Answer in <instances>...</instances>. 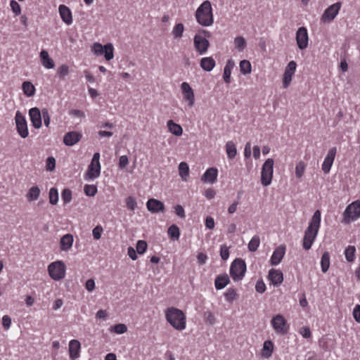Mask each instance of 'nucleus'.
<instances>
[{
	"instance_id": "nucleus-37",
	"label": "nucleus",
	"mask_w": 360,
	"mask_h": 360,
	"mask_svg": "<svg viewBox=\"0 0 360 360\" xmlns=\"http://www.w3.org/2000/svg\"><path fill=\"white\" fill-rule=\"evenodd\" d=\"M179 172L183 181H187L189 175V167L186 162H181L179 165Z\"/></svg>"
},
{
	"instance_id": "nucleus-63",
	"label": "nucleus",
	"mask_w": 360,
	"mask_h": 360,
	"mask_svg": "<svg viewBox=\"0 0 360 360\" xmlns=\"http://www.w3.org/2000/svg\"><path fill=\"white\" fill-rule=\"evenodd\" d=\"M300 333L304 338H309L311 335L310 328L308 326L302 327L300 330Z\"/></svg>"
},
{
	"instance_id": "nucleus-41",
	"label": "nucleus",
	"mask_w": 360,
	"mask_h": 360,
	"mask_svg": "<svg viewBox=\"0 0 360 360\" xmlns=\"http://www.w3.org/2000/svg\"><path fill=\"white\" fill-rule=\"evenodd\" d=\"M240 71L243 75L250 74L252 71V65L249 60H243L239 64Z\"/></svg>"
},
{
	"instance_id": "nucleus-42",
	"label": "nucleus",
	"mask_w": 360,
	"mask_h": 360,
	"mask_svg": "<svg viewBox=\"0 0 360 360\" xmlns=\"http://www.w3.org/2000/svg\"><path fill=\"white\" fill-rule=\"evenodd\" d=\"M184 26L181 22L176 24L172 31V34L175 39H179L183 36Z\"/></svg>"
},
{
	"instance_id": "nucleus-4",
	"label": "nucleus",
	"mask_w": 360,
	"mask_h": 360,
	"mask_svg": "<svg viewBox=\"0 0 360 360\" xmlns=\"http://www.w3.org/2000/svg\"><path fill=\"white\" fill-rule=\"evenodd\" d=\"M210 35L209 31L201 30L194 36V48L200 55H204L207 53L210 47V41L207 38H209Z\"/></svg>"
},
{
	"instance_id": "nucleus-8",
	"label": "nucleus",
	"mask_w": 360,
	"mask_h": 360,
	"mask_svg": "<svg viewBox=\"0 0 360 360\" xmlns=\"http://www.w3.org/2000/svg\"><path fill=\"white\" fill-rule=\"evenodd\" d=\"M246 271V264L242 259L237 258L231 263L230 275L233 281H238L243 278Z\"/></svg>"
},
{
	"instance_id": "nucleus-5",
	"label": "nucleus",
	"mask_w": 360,
	"mask_h": 360,
	"mask_svg": "<svg viewBox=\"0 0 360 360\" xmlns=\"http://www.w3.org/2000/svg\"><path fill=\"white\" fill-rule=\"evenodd\" d=\"M360 218V200H356L348 205L342 214V223L349 224Z\"/></svg>"
},
{
	"instance_id": "nucleus-17",
	"label": "nucleus",
	"mask_w": 360,
	"mask_h": 360,
	"mask_svg": "<svg viewBox=\"0 0 360 360\" xmlns=\"http://www.w3.org/2000/svg\"><path fill=\"white\" fill-rule=\"evenodd\" d=\"M337 153V148L336 147H333L329 149L328 151V153L323 160V162L322 164V170L325 174L329 173L331 167L333 164L335 155Z\"/></svg>"
},
{
	"instance_id": "nucleus-16",
	"label": "nucleus",
	"mask_w": 360,
	"mask_h": 360,
	"mask_svg": "<svg viewBox=\"0 0 360 360\" xmlns=\"http://www.w3.org/2000/svg\"><path fill=\"white\" fill-rule=\"evenodd\" d=\"M297 68V63L294 60L289 62L286 66L283 78V84L284 88H287L292 81V76L294 75Z\"/></svg>"
},
{
	"instance_id": "nucleus-56",
	"label": "nucleus",
	"mask_w": 360,
	"mask_h": 360,
	"mask_svg": "<svg viewBox=\"0 0 360 360\" xmlns=\"http://www.w3.org/2000/svg\"><path fill=\"white\" fill-rule=\"evenodd\" d=\"M147 249V243L144 240H139L136 243V251L139 254H143Z\"/></svg>"
},
{
	"instance_id": "nucleus-9",
	"label": "nucleus",
	"mask_w": 360,
	"mask_h": 360,
	"mask_svg": "<svg viewBox=\"0 0 360 360\" xmlns=\"http://www.w3.org/2000/svg\"><path fill=\"white\" fill-rule=\"evenodd\" d=\"M274 161L272 158L266 160L262 167L261 184L268 186L271 184L274 173Z\"/></svg>"
},
{
	"instance_id": "nucleus-51",
	"label": "nucleus",
	"mask_w": 360,
	"mask_h": 360,
	"mask_svg": "<svg viewBox=\"0 0 360 360\" xmlns=\"http://www.w3.org/2000/svg\"><path fill=\"white\" fill-rule=\"evenodd\" d=\"M84 191L87 196H94L97 193V187L95 185H85Z\"/></svg>"
},
{
	"instance_id": "nucleus-45",
	"label": "nucleus",
	"mask_w": 360,
	"mask_h": 360,
	"mask_svg": "<svg viewBox=\"0 0 360 360\" xmlns=\"http://www.w3.org/2000/svg\"><path fill=\"white\" fill-rule=\"evenodd\" d=\"M167 233L169 236L172 239L178 240L179 238L180 231L179 227L175 224H172L169 227Z\"/></svg>"
},
{
	"instance_id": "nucleus-38",
	"label": "nucleus",
	"mask_w": 360,
	"mask_h": 360,
	"mask_svg": "<svg viewBox=\"0 0 360 360\" xmlns=\"http://www.w3.org/2000/svg\"><path fill=\"white\" fill-rule=\"evenodd\" d=\"M321 271L326 273L330 267V254L328 252H325L321 259Z\"/></svg>"
},
{
	"instance_id": "nucleus-18",
	"label": "nucleus",
	"mask_w": 360,
	"mask_h": 360,
	"mask_svg": "<svg viewBox=\"0 0 360 360\" xmlns=\"http://www.w3.org/2000/svg\"><path fill=\"white\" fill-rule=\"evenodd\" d=\"M82 138V134L77 131H71L65 134L63 143L67 146L77 144Z\"/></svg>"
},
{
	"instance_id": "nucleus-43",
	"label": "nucleus",
	"mask_w": 360,
	"mask_h": 360,
	"mask_svg": "<svg viewBox=\"0 0 360 360\" xmlns=\"http://www.w3.org/2000/svg\"><path fill=\"white\" fill-rule=\"evenodd\" d=\"M260 244V238L257 235L254 236L248 243V249L250 252H255Z\"/></svg>"
},
{
	"instance_id": "nucleus-61",
	"label": "nucleus",
	"mask_w": 360,
	"mask_h": 360,
	"mask_svg": "<svg viewBox=\"0 0 360 360\" xmlns=\"http://www.w3.org/2000/svg\"><path fill=\"white\" fill-rule=\"evenodd\" d=\"M255 290L257 292L263 293L266 290V285L263 281H257L255 285Z\"/></svg>"
},
{
	"instance_id": "nucleus-25",
	"label": "nucleus",
	"mask_w": 360,
	"mask_h": 360,
	"mask_svg": "<svg viewBox=\"0 0 360 360\" xmlns=\"http://www.w3.org/2000/svg\"><path fill=\"white\" fill-rule=\"evenodd\" d=\"M268 278L275 285H280L283 281V275L281 271L271 269L269 271Z\"/></svg>"
},
{
	"instance_id": "nucleus-1",
	"label": "nucleus",
	"mask_w": 360,
	"mask_h": 360,
	"mask_svg": "<svg viewBox=\"0 0 360 360\" xmlns=\"http://www.w3.org/2000/svg\"><path fill=\"white\" fill-rule=\"evenodd\" d=\"M321 214L320 210H317L314 213L309 221V226L304 231L302 246L305 250L311 249L316 240L321 226Z\"/></svg>"
},
{
	"instance_id": "nucleus-49",
	"label": "nucleus",
	"mask_w": 360,
	"mask_h": 360,
	"mask_svg": "<svg viewBox=\"0 0 360 360\" xmlns=\"http://www.w3.org/2000/svg\"><path fill=\"white\" fill-rule=\"evenodd\" d=\"M225 299L229 302H232L237 298V293L233 288H228L224 293Z\"/></svg>"
},
{
	"instance_id": "nucleus-23",
	"label": "nucleus",
	"mask_w": 360,
	"mask_h": 360,
	"mask_svg": "<svg viewBox=\"0 0 360 360\" xmlns=\"http://www.w3.org/2000/svg\"><path fill=\"white\" fill-rule=\"evenodd\" d=\"M58 11L62 20L70 25L72 23V14L70 9L65 5H60L58 7Z\"/></svg>"
},
{
	"instance_id": "nucleus-31",
	"label": "nucleus",
	"mask_w": 360,
	"mask_h": 360,
	"mask_svg": "<svg viewBox=\"0 0 360 360\" xmlns=\"http://www.w3.org/2000/svg\"><path fill=\"white\" fill-rule=\"evenodd\" d=\"M216 63L212 57H205L200 60V67L207 72L211 71L215 67Z\"/></svg>"
},
{
	"instance_id": "nucleus-30",
	"label": "nucleus",
	"mask_w": 360,
	"mask_h": 360,
	"mask_svg": "<svg viewBox=\"0 0 360 360\" xmlns=\"http://www.w3.org/2000/svg\"><path fill=\"white\" fill-rule=\"evenodd\" d=\"M40 58L42 65L46 68L51 69L54 67V62L46 50H42L40 52Z\"/></svg>"
},
{
	"instance_id": "nucleus-2",
	"label": "nucleus",
	"mask_w": 360,
	"mask_h": 360,
	"mask_svg": "<svg viewBox=\"0 0 360 360\" xmlns=\"http://www.w3.org/2000/svg\"><path fill=\"white\" fill-rule=\"evenodd\" d=\"M166 321L176 330L182 331L186 328V315L181 309L170 307L165 311Z\"/></svg>"
},
{
	"instance_id": "nucleus-55",
	"label": "nucleus",
	"mask_w": 360,
	"mask_h": 360,
	"mask_svg": "<svg viewBox=\"0 0 360 360\" xmlns=\"http://www.w3.org/2000/svg\"><path fill=\"white\" fill-rule=\"evenodd\" d=\"M126 205L129 210L134 211L136 207V202L132 196H129L126 199Z\"/></svg>"
},
{
	"instance_id": "nucleus-26",
	"label": "nucleus",
	"mask_w": 360,
	"mask_h": 360,
	"mask_svg": "<svg viewBox=\"0 0 360 360\" xmlns=\"http://www.w3.org/2000/svg\"><path fill=\"white\" fill-rule=\"evenodd\" d=\"M73 236L70 233H67L64 235L61 238L60 241V247L61 250L63 251H68L69 250L73 244Z\"/></svg>"
},
{
	"instance_id": "nucleus-40",
	"label": "nucleus",
	"mask_w": 360,
	"mask_h": 360,
	"mask_svg": "<svg viewBox=\"0 0 360 360\" xmlns=\"http://www.w3.org/2000/svg\"><path fill=\"white\" fill-rule=\"evenodd\" d=\"M70 72V68L68 65L63 64L57 68L56 74L60 79H65Z\"/></svg>"
},
{
	"instance_id": "nucleus-7",
	"label": "nucleus",
	"mask_w": 360,
	"mask_h": 360,
	"mask_svg": "<svg viewBox=\"0 0 360 360\" xmlns=\"http://www.w3.org/2000/svg\"><path fill=\"white\" fill-rule=\"evenodd\" d=\"M47 271L49 276L54 281L63 279L66 274V265L64 262L58 260L49 264Z\"/></svg>"
},
{
	"instance_id": "nucleus-36",
	"label": "nucleus",
	"mask_w": 360,
	"mask_h": 360,
	"mask_svg": "<svg viewBox=\"0 0 360 360\" xmlns=\"http://www.w3.org/2000/svg\"><path fill=\"white\" fill-rule=\"evenodd\" d=\"M345 255L347 262H353L356 258V248L354 245H349L345 250Z\"/></svg>"
},
{
	"instance_id": "nucleus-6",
	"label": "nucleus",
	"mask_w": 360,
	"mask_h": 360,
	"mask_svg": "<svg viewBox=\"0 0 360 360\" xmlns=\"http://www.w3.org/2000/svg\"><path fill=\"white\" fill-rule=\"evenodd\" d=\"M101 169L100 153H95L93 155L91 163L88 166L87 170L84 174V179L89 181L97 179L101 174Z\"/></svg>"
},
{
	"instance_id": "nucleus-3",
	"label": "nucleus",
	"mask_w": 360,
	"mask_h": 360,
	"mask_svg": "<svg viewBox=\"0 0 360 360\" xmlns=\"http://www.w3.org/2000/svg\"><path fill=\"white\" fill-rule=\"evenodd\" d=\"M195 17L198 23L203 27H209L214 23V15L210 1H205L200 5Z\"/></svg>"
},
{
	"instance_id": "nucleus-22",
	"label": "nucleus",
	"mask_w": 360,
	"mask_h": 360,
	"mask_svg": "<svg viewBox=\"0 0 360 360\" xmlns=\"http://www.w3.org/2000/svg\"><path fill=\"white\" fill-rule=\"evenodd\" d=\"M285 254V245H280V246L277 247L274 250V251L271 257L270 262H271V265H274V266L278 265L283 259Z\"/></svg>"
},
{
	"instance_id": "nucleus-59",
	"label": "nucleus",
	"mask_w": 360,
	"mask_h": 360,
	"mask_svg": "<svg viewBox=\"0 0 360 360\" xmlns=\"http://www.w3.org/2000/svg\"><path fill=\"white\" fill-rule=\"evenodd\" d=\"M174 208V212L178 217H179L182 219L186 217L185 210L181 205H177Z\"/></svg>"
},
{
	"instance_id": "nucleus-47",
	"label": "nucleus",
	"mask_w": 360,
	"mask_h": 360,
	"mask_svg": "<svg viewBox=\"0 0 360 360\" xmlns=\"http://www.w3.org/2000/svg\"><path fill=\"white\" fill-rule=\"evenodd\" d=\"M49 202L51 205H56L58 201V193L56 188H51L49 191Z\"/></svg>"
},
{
	"instance_id": "nucleus-50",
	"label": "nucleus",
	"mask_w": 360,
	"mask_h": 360,
	"mask_svg": "<svg viewBox=\"0 0 360 360\" xmlns=\"http://www.w3.org/2000/svg\"><path fill=\"white\" fill-rule=\"evenodd\" d=\"M203 318L205 323L209 325H214L216 322L215 316L214 314L210 311H205Z\"/></svg>"
},
{
	"instance_id": "nucleus-39",
	"label": "nucleus",
	"mask_w": 360,
	"mask_h": 360,
	"mask_svg": "<svg viewBox=\"0 0 360 360\" xmlns=\"http://www.w3.org/2000/svg\"><path fill=\"white\" fill-rule=\"evenodd\" d=\"M306 167V163L302 160H300L297 163L295 171L296 178L301 179L304 176Z\"/></svg>"
},
{
	"instance_id": "nucleus-19",
	"label": "nucleus",
	"mask_w": 360,
	"mask_h": 360,
	"mask_svg": "<svg viewBox=\"0 0 360 360\" xmlns=\"http://www.w3.org/2000/svg\"><path fill=\"white\" fill-rule=\"evenodd\" d=\"M30 120L32 125L35 129H40L42 126L41 112L37 108H32L29 110Z\"/></svg>"
},
{
	"instance_id": "nucleus-35",
	"label": "nucleus",
	"mask_w": 360,
	"mask_h": 360,
	"mask_svg": "<svg viewBox=\"0 0 360 360\" xmlns=\"http://www.w3.org/2000/svg\"><path fill=\"white\" fill-rule=\"evenodd\" d=\"M22 89L23 91V93L27 96H29V97L32 96L35 93L34 86L30 82H28V81H25L22 83Z\"/></svg>"
},
{
	"instance_id": "nucleus-58",
	"label": "nucleus",
	"mask_w": 360,
	"mask_h": 360,
	"mask_svg": "<svg viewBox=\"0 0 360 360\" xmlns=\"http://www.w3.org/2000/svg\"><path fill=\"white\" fill-rule=\"evenodd\" d=\"M103 227L100 225L96 226L92 231L94 238L96 240H98L101 237V234L103 233Z\"/></svg>"
},
{
	"instance_id": "nucleus-28",
	"label": "nucleus",
	"mask_w": 360,
	"mask_h": 360,
	"mask_svg": "<svg viewBox=\"0 0 360 360\" xmlns=\"http://www.w3.org/2000/svg\"><path fill=\"white\" fill-rule=\"evenodd\" d=\"M230 282L229 276L226 274H219L214 281V285L217 290L224 288Z\"/></svg>"
},
{
	"instance_id": "nucleus-11",
	"label": "nucleus",
	"mask_w": 360,
	"mask_h": 360,
	"mask_svg": "<svg viewBox=\"0 0 360 360\" xmlns=\"http://www.w3.org/2000/svg\"><path fill=\"white\" fill-rule=\"evenodd\" d=\"M271 325L275 332L281 335L287 334L290 328L287 320L281 314L274 316L271 321Z\"/></svg>"
},
{
	"instance_id": "nucleus-48",
	"label": "nucleus",
	"mask_w": 360,
	"mask_h": 360,
	"mask_svg": "<svg viewBox=\"0 0 360 360\" xmlns=\"http://www.w3.org/2000/svg\"><path fill=\"white\" fill-rule=\"evenodd\" d=\"M61 197L64 204L70 202L72 198V191L69 188L63 189L61 193Z\"/></svg>"
},
{
	"instance_id": "nucleus-62",
	"label": "nucleus",
	"mask_w": 360,
	"mask_h": 360,
	"mask_svg": "<svg viewBox=\"0 0 360 360\" xmlns=\"http://www.w3.org/2000/svg\"><path fill=\"white\" fill-rule=\"evenodd\" d=\"M2 325L5 330L10 328L11 325V319L8 315H4L2 318Z\"/></svg>"
},
{
	"instance_id": "nucleus-44",
	"label": "nucleus",
	"mask_w": 360,
	"mask_h": 360,
	"mask_svg": "<svg viewBox=\"0 0 360 360\" xmlns=\"http://www.w3.org/2000/svg\"><path fill=\"white\" fill-rule=\"evenodd\" d=\"M246 44V41L243 37H237L234 39L235 48L240 52L245 49Z\"/></svg>"
},
{
	"instance_id": "nucleus-12",
	"label": "nucleus",
	"mask_w": 360,
	"mask_h": 360,
	"mask_svg": "<svg viewBox=\"0 0 360 360\" xmlns=\"http://www.w3.org/2000/svg\"><path fill=\"white\" fill-rule=\"evenodd\" d=\"M15 123L19 136L22 139L28 137L29 130L26 118L19 110L15 113Z\"/></svg>"
},
{
	"instance_id": "nucleus-52",
	"label": "nucleus",
	"mask_w": 360,
	"mask_h": 360,
	"mask_svg": "<svg viewBox=\"0 0 360 360\" xmlns=\"http://www.w3.org/2000/svg\"><path fill=\"white\" fill-rule=\"evenodd\" d=\"M42 118H43V120H44V125L46 127H49L51 118H50V115H49L48 109H46V108L42 109V110H41V119Z\"/></svg>"
},
{
	"instance_id": "nucleus-20",
	"label": "nucleus",
	"mask_w": 360,
	"mask_h": 360,
	"mask_svg": "<svg viewBox=\"0 0 360 360\" xmlns=\"http://www.w3.org/2000/svg\"><path fill=\"white\" fill-rule=\"evenodd\" d=\"M146 207L152 213L164 212L165 210L164 203L155 198H150L147 201Z\"/></svg>"
},
{
	"instance_id": "nucleus-33",
	"label": "nucleus",
	"mask_w": 360,
	"mask_h": 360,
	"mask_svg": "<svg viewBox=\"0 0 360 360\" xmlns=\"http://www.w3.org/2000/svg\"><path fill=\"white\" fill-rule=\"evenodd\" d=\"M226 152L229 159H233L237 155V149L235 143L229 141L226 143Z\"/></svg>"
},
{
	"instance_id": "nucleus-57",
	"label": "nucleus",
	"mask_w": 360,
	"mask_h": 360,
	"mask_svg": "<svg viewBox=\"0 0 360 360\" xmlns=\"http://www.w3.org/2000/svg\"><path fill=\"white\" fill-rule=\"evenodd\" d=\"M56 167V160L53 157H49L46 162V169L47 171H53Z\"/></svg>"
},
{
	"instance_id": "nucleus-64",
	"label": "nucleus",
	"mask_w": 360,
	"mask_h": 360,
	"mask_svg": "<svg viewBox=\"0 0 360 360\" xmlns=\"http://www.w3.org/2000/svg\"><path fill=\"white\" fill-rule=\"evenodd\" d=\"M353 316L355 321L360 323V305L356 304L353 310Z\"/></svg>"
},
{
	"instance_id": "nucleus-29",
	"label": "nucleus",
	"mask_w": 360,
	"mask_h": 360,
	"mask_svg": "<svg viewBox=\"0 0 360 360\" xmlns=\"http://www.w3.org/2000/svg\"><path fill=\"white\" fill-rule=\"evenodd\" d=\"M235 66V63L233 60L229 59L227 60L226 64L224 68L223 78L226 84L231 82V75L233 68Z\"/></svg>"
},
{
	"instance_id": "nucleus-60",
	"label": "nucleus",
	"mask_w": 360,
	"mask_h": 360,
	"mask_svg": "<svg viewBox=\"0 0 360 360\" xmlns=\"http://www.w3.org/2000/svg\"><path fill=\"white\" fill-rule=\"evenodd\" d=\"M129 164V159L127 155H122L119 158V167L120 169H124Z\"/></svg>"
},
{
	"instance_id": "nucleus-10",
	"label": "nucleus",
	"mask_w": 360,
	"mask_h": 360,
	"mask_svg": "<svg viewBox=\"0 0 360 360\" xmlns=\"http://www.w3.org/2000/svg\"><path fill=\"white\" fill-rule=\"evenodd\" d=\"M91 51L97 56L104 55L106 60H110L114 58V46L111 43L102 45L95 42L91 46Z\"/></svg>"
},
{
	"instance_id": "nucleus-14",
	"label": "nucleus",
	"mask_w": 360,
	"mask_h": 360,
	"mask_svg": "<svg viewBox=\"0 0 360 360\" xmlns=\"http://www.w3.org/2000/svg\"><path fill=\"white\" fill-rule=\"evenodd\" d=\"M181 91L184 100L187 103L188 107L192 108L195 104V94L190 84L184 82L181 84Z\"/></svg>"
},
{
	"instance_id": "nucleus-34",
	"label": "nucleus",
	"mask_w": 360,
	"mask_h": 360,
	"mask_svg": "<svg viewBox=\"0 0 360 360\" xmlns=\"http://www.w3.org/2000/svg\"><path fill=\"white\" fill-rule=\"evenodd\" d=\"M41 191L38 186H32L31 187L28 193L27 194V198L28 201H34L37 200L40 195Z\"/></svg>"
},
{
	"instance_id": "nucleus-54",
	"label": "nucleus",
	"mask_w": 360,
	"mask_h": 360,
	"mask_svg": "<svg viewBox=\"0 0 360 360\" xmlns=\"http://www.w3.org/2000/svg\"><path fill=\"white\" fill-rule=\"evenodd\" d=\"M220 256L223 260H226L229 257V247L226 245H221Z\"/></svg>"
},
{
	"instance_id": "nucleus-15",
	"label": "nucleus",
	"mask_w": 360,
	"mask_h": 360,
	"mask_svg": "<svg viewBox=\"0 0 360 360\" xmlns=\"http://www.w3.org/2000/svg\"><path fill=\"white\" fill-rule=\"evenodd\" d=\"M295 39L300 50L306 49L309 45V36L306 27H300L296 32Z\"/></svg>"
},
{
	"instance_id": "nucleus-46",
	"label": "nucleus",
	"mask_w": 360,
	"mask_h": 360,
	"mask_svg": "<svg viewBox=\"0 0 360 360\" xmlns=\"http://www.w3.org/2000/svg\"><path fill=\"white\" fill-rule=\"evenodd\" d=\"M110 331L117 334H123L127 331V327L124 323H118L111 326Z\"/></svg>"
},
{
	"instance_id": "nucleus-13",
	"label": "nucleus",
	"mask_w": 360,
	"mask_h": 360,
	"mask_svg": "<svg viewBox=\"0 0 360 360\" xmlns=\"http://www.w3.org/2000/svg\"><path fill=\"white\" fill-rule=\"evenodd\" d=\"M341 3L337 2L327 8L321 17V20L324 22H330L338 14L341 8Z\"/></svg>"
},
{
	"instance_id": "nucleus-53",
	"label": "nucleus",
	"mask_w": 360,
	"mask_h": 360,
	"mask_svg": "<svg viewBox=\"0 0 360 360\" xmlns=\"http://www.w3.org/2000/svg\"><path fill=\"white\" fill-rule=\"evenodd\" d=\"M10 6L12 11L15 13V15H18L21 13V8L20 4L15 0H11L10 2Z\"/></svg>"
},
{
	"instance_id": "nucleus-27",
	"label": "nucleus",
	"mask_w": 360,
	"mask_h": 360,
	"mask_svg": "<svg viewBox=\"0 0 360 360\" xmlns=\"http://www.w3.org/2000/svg\"><path fill=\"white\" fill-rule=\"evenodd\" d=\"M274 348V345L271 340L264 341L261 350V356L265 359L270 358L273 354Z\"/></svg>"
},
{
	"instance_id": "nucleus-32",
	"label": "nucleus",
	"mask_w": 360,
	"mask_h": 360,
	"mask_svg": "<svg viewBox=\"0 0 360 360\" xmlns=\"http://www.w3.org/2000/svg\"><path fill=\"white\" fill-rule=\"evenodd\" d=\"M167 127L169 131L175 136H181L183 133L182 127L172 120L167 122Z\"/></svg>"
},
{
	"instance_id": "nucleus-21",
	"label": "nucleus",
	"mask_w": 360,
	"mask_h": 360,
	"mask_svg": "<svg viewBox=\"0 0 360 360\" xmlns=\"http://www.w3.org/2000/svg\"><path fill=\"white\" fill-rule=\"evenodd\" d=\"M218 176V169L215 167L208 168L201 177V181L204 183L214 184Z\"/></svg>"
},
{
	"instance_id": "nucleus-24",
	"label": "nucleus",
	"mask_w": 360,
	"mask_h": 360,
	"mask_svg": "<svg viewBox=\"0 0 360 360\" xmlns=\"http://www.w3.org/2000/svg\"><path fill=\"white\" fill-rule=\"evenodd\" d=\"M81 344L77 340H72L69 342V354L72 360L79 357Z\"/></svg>"
}]
</instances>
